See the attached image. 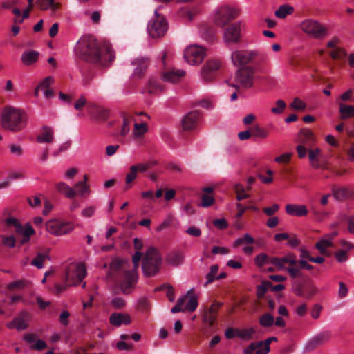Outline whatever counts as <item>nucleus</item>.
<instances>
[{
	"label": "nucleus",
	"mask_w": 354,
	"mask_h": 354,
	"mask_svg": "<svg viewBox=\"0 0 354 354\" xmlns=\"http://www.w3.org/2000/svg\"><path fill=\"white\" fill-rule=\"evenodd\" d=\"M76 53L82 59L101 66L110 64L115 59V53L109 43L99 44L93 36L82 37L77 44Z\"/></svg>",
	"instance_id": "1"
},
{
	"label": "nucleus",
	"mask_w": 354,
	"mask_h": 354,
	"mask_svg": "<svg viewBox=\"0 0 354 354\" xmlns=\"http://www.w3.org/2000/svg\"><path fill=\"white\" fill-rule=\"evenodd\" d=\"M27 124L26 113L21 109L7 106L1 113V125L5 130L18 132L24 129Z\"/></svg>",
	"instance_id": "2"
},
{
	"label": "nucleus",
	"mask_w": 354,
	"mask_h": 354,
	"mask_svg": "<svg viewBox=\"0 0 354 354\" xmlns=\"http://www.w3.org/2000/svg\"><path fill=\"white\" fill-rule=\"evenodd\" d=\"M162 264L161 255L153 247H150L146 251L142 261L143 274L147 277L156 275L160 271Z\"/></svg>",
	"instance_id": "3"
},
{
	"label": "nucleus",
	"mask_w": 354,
	"mask_h": 354,
	"mask_svg": "<svg viewBox=\"0 0 354 354\" xmlns=\"http://www.w3.org/2000/svg\"><path fill=\"white\" fill-rule=\"evenodd\" d=\"M299 27L304 33L314 39H322L329 35L327 25L313 19L304 20Z\"/></svg>",
	"instance_id": "4"
},
{
	"label": "nucleus",
	"mask_w": 354,
	"mask_h": 354,
	"mask_svg": "<svg viewBox=\"0 0 354 354\" xmlns=\"http://www.w3.org/2000/svg\"><path fill=\"white\" fill-rule=\"evenodd\" d=\"M254 68L252 66H245L239 68L235 73V82L237 84H233L232 86L236 90L242 87L245 89L252 88L254 82Z\"/></svg>",
	"instance_id": "5"
},
{
	"label": "nucleus",
	"mask_w": 354,
	"mask_h": 354,
	"mask_svg": "<svg viewBox=\"0 0 354 354\" xmlns=\"http://www.w3.org/2000/svg\"><path fill=\"white\" fill-rule=\"evenodd\" d=\"M87 274L86 266L81 263H70L66 270V281L69 286H78Z\"/></svg>",
	"instance_id": "6"
},
{
	"label": "nucleus",
	"mask_w": 354,
	"mask_h": 354,
	"mask_svg": "<svg viewBox=\"0 0 354 354\" xmlns=\"http://www.w3.org/2000/svg\"><path fill=\"white\" fill-rule=\"evenodd\" d=\"M260 55L257 50H236L231 54V60L234 66L242 68L257 59Z\"/></svg>",
	"instance_id": "7"
},
{
	"label": "nucleus",
	"mask_w": 354,
	"mask_h": 354,
	"mask_svg": "<svg viewBox=\"0 0 354 354\" xmlns=\"http://www.w3.org/2000/svg\"><path fill=\"white\" fill-rule=\"evenodd\" d=\"M72 222L52 219L46 223V229L48 232L56 236H64L69 234L74 230Z\"/></svg>",
	"instance_id": "8"
},
{
	"label": "nucleus",
	"mask_w": 354,
	"mask_h": 354,
	"mask_svg": "<svg viewBox=\"0 0 354 354\" xmlns=\"http://www.w3.org/2000/svg\"><path fill=\"white\" fill-rule=\"evenodd\" d=\"M154 17L149 22L147 31L149 35L153 38L162 37L167 30V22L166 19L158 13V10L154 12Z\"/></svg>",
	"instance_id": "9"
},
{
	"label": "nucleus",
	"mask_w": 354,
	"mask_h": 354,
	"mask_svg": "<svg viewBox=\"0 0 354 354\" xmlns=\"http://www.w3.org/2000/svg\"><path fill=\"white\" fill-rule=\"evenodd\" d=\"M206 55L205 49L201 46L193 44L184 50V58L191 65L200 64Z\"/></svg>",
	"instance_id": "10"
},
{
	"label": "nucleus",
	"mask_w": 354,
	"mask_h": 354,
	"mask_svg": "<svg viewBox=\"0 0 354 354\" xmlns=\"http://www.w3.org/2000/svg\"><path fill=\"white\" fill-rule=\"evenodd\" d=\"M239 16V11L229 6H222L218 9L214 16L215 24L221 27L227 25Z\"/></svg>",
	"instance_id": "11"
},
{
	"label": "nucleus",
	"mask_w": 354,
	"mask_h": 354,
	"mask_svg": "<svg viewBox=\"0 0 354 354\" xmlns=\"http://www.w3.org/2000/svg\"><path fill=\"white\" fill-rule=\"evenodd\" d=\"M241 24L235 22L227 26L223 32V41L227 44H238L241 40Z\"/></svg>",
	"instance_id": "12"
},
{
	"label": "nucleus",
	"mask_w": 354,
	"mask_h": 354,
	"mask_svg": "<svg viewBox=\"0 0 354 354\" xmlns=\"http://www.w3.org/2000/svg\"><path fill=\"white\" fill-rule=\"evenodd\" d=\"M221 62L218 59L207 61L203 66L201 72V78L209 82L213 80L215 73L221 67Z\"/></svg>",
	"instance_id": "13"
},
{
	"label": "nucleus",
	"mask_w": 354,
	"mask_h": 354,
	"mask_svg": "<svg viewBox=\"0 0 354 354\" xmlns=\"http://www.w3.org/2000/svg\"><path fill=\"white\" fill-rule=\"evenodd\" d=\"M138 282V273L136 270H129L125 272V278L120 283V288L124 294H129Z\"/></svg>",
	"instance_id": "14"
},
{
	"label": "nucleus",
	"mask_w": 354,
	"mask_h": 354,
	"mask_svg": "<svg viewBox=\"0 0 354 354\" xmlns=\"http://www.w3.org/2000/svg\"><path fill=\"white\" fill-rule=\"evenodd\" d=\"M297 263L296 257L292 253H288L283 257H271L270 263L274 266L277 270H286V266H294Z\"/></svg>",
	"instance_id": "15"
},
{
	"label": "nucleus",
	"mask_w": 354,
	"mask_h": 354,
	"mask_svg": "<svg viewBox=\"0 0 354 354\" xmlns=\"http://www.w3.org/2000/svg\"><path fill=\"white\" fill-rule=\"evenodd\" d=\"M201 113L194 111L187 113L182 119V127L185 131H191L196 128L199 123Z\"/></svg>",
	"instance_id": "16"
},
{
	"label": "nucleus",
	"mask_w": 354,
	"mask_h": 354,
	"mask_svg": "<svg viewBox=\"0 0 354 354\" xmlns=\"http://www.w3.org/2000/svg\"><path fill=\"white\" fill-rule=\"evenodd\" d=\"M186 72L182 69L171 68L163 72L161 77L163 81L169 83H178L185 76Z\"/></svg>",
	"instance_id": "17"
},
{
	"label": "nucleus",
	"mask_w": 354,
	"mask_h": 354,
	"mask_svg": "<svg viewBox=\"0 0 354 354\" xmlns=\"http://www.w3.org/2000/svg\"><path fill=\"white\" fill-rule=\"evenodd\" d=\"M131 65L134 67L133 75L140 77L147 71L149 65V59L147 57H137L131 62Z\"/></svg>",
	"instance_id": "18"
},
{
	"label": "nucleus",
	"mask_w": 354,
	"mask_h": 354,
	"mask_svg": "<svg viewBox=\"0 0 354 354\" xmlns=\"http://www.w3.org/2000/svg\"><path fill=\"white\" fill-rule=\"evenodd\" d=\"M29 314L27 312L21 313V317L14 319L12 321L6 324V327L9 329H17V330H23L28 327V320Z\"/></svg>",
	"instance_id": "19"
},
{
	"label": "nucleus",
	"mask_w": 354,
	"mask_h": 354,
	"mask_svg": "<svg viewBox=\"0 0 354 354\" xmlns=\"http://www.w3.org/2000/svg\"><path fill=\"white\" fill-rule=\"evenodd\" d=\"M221 305V303H214L208 309H206L203 315V322L212 326L216 321L218 311Z\"/></svg>",
	"instance_id": "20"
},
{
	"label": "nucleus",
	"mask_w": 354,
	"mask_h": 354,
	"mask_svg": "<svg viewBox=\"0 0 354 354\" xmlns=\"http://www.w3.org/2000/svg\"><path fill=\"white\" fill-rule=\"evenodd\" d=\"M285 209L288 215L297 217L305 216L308 213L307 207L305 205L287 204Z\"/></svg>",
	"instance_id": "21"
},
{
	"label": "nucleus",
	"mask_w": 354,
	"mask_h": 354,
	"mask_svg": "<svg viewBox=\"0 0 354 354\" xmlns=\"http://www.w3.org/2000/svg\"><path fill=\"white\" fill-rule=\"evenodd\" d=\"M330 338V333L329 332H323L315 337L312 338L306 344L308 350H313L316 347L324 344Z\"/></svg>",
	"instance_id": "22"
},
{
	"label": "nucleus",
	"mask_w": 354,
	"mask_h": 354,
	"mask_svg": "<svg viewBox=\"0 0 354 354\" xmlns=\"http://www.w3.org/2000/svg\"><path fill=\"white\" fill-rule=\"evenodd\" d=\"M39 143H51L54 141V131L52 127L43 126L41 133L37 136Z\"/></svg>",
	"instance_id": "23"
},
{
	"label": "nucleus",
	"mask_w": 354,
	"mask_h": 354,
	"mask_svg": "<svg viewBox=\"0 0 354 354\" xmlns=\"http://www.w3.org/2000/svg\"><path fill=\"white\" fill-rule=\"evenodd\" d=\"M16 232L22 236L21 239L20 240L21 244H25L30 241V238L32 235H33L35 232L32 227L27 223L25 226L18 225Z\"/></svg>",
	"instance_id": "24"
},
{
	"label": "nucleus",
	"mask_w": 354,
	"mask_h": 354,
	"mask_svg": "<svg viewBox=\"0 0 354 354\" xmlns=\"http://www.w3.org/2000/svg\"><path fill=\"white\" fill-rule=\"evenodd\" d=\"M110 323L114 326H120L122 324H129L131 323V317L127 314L120 313H112L109 317Z\"/></svg>",
	"instance_id": "25"
},
{
	"label": "nucleus",
	"mask_w": 354,
	"mask_h": 354,
	"mask_svg": "<svg viewBox=\"0 0 354 354\" xmlns=\"http://www.w3.org/2000/svg\"><path fill=\"white\" fill-rule=\"evenodd\" d=\"M36 4L41 10H50L53 13L61 8V3L54 0H37Z\"/></svg>",
	"instance_id": "26"
},
{
	"label": "nucleus",
	"mask_w": 354,
	"mask_h": 354,
	"mask_svg": "<svg viewBox=\"0 0 354 354\" xmlns=\"http://www.w3.org/2000/svg\"><path fill=\"white\" fill-rule=\"evenodd\" d=\"M39 53L36 50H26L21 55V62L26 66H30L36 63L39 59Z\"/></svg>",
	"instance_id": "27"
},
{
	"label": "nucleus",
	"mask_w": 354,
	"mask_h": 354,
	"mask_svg": "<svg viewBox=\"0 0 354 354\" xmlns=\"http://www.w3.org/2000/svg\"><path fill=\"white\" fill-rule=\"evenodd\" d=\"M339 117L342 120L354 118V106L338 102Z\"/></svg>",
	"instance_id": "28"
},
{
	"label": "nucleus",
	"mask_w": 354,
	"mask_h": 354,
	"mask_svg": "<svg viewBox=\"0 0 354 354\" xmlns=\"http://www.w3.org/2000/svg\"><path fill=\"white\" fill-rule=\"evenodd\" d=\"M184 254L180 251H174L168 254L166 257V261L173 266H178L183 263Z\"/></svg>",
	"instance_id": "29"
},
{
	"label": "nucleus",
	"mask_w": 354,
	"mask_h": 354,
	"mask_svg": "<svg viewBox=\"0 0 354 354\" xmlns=\"http://www.w3.org/2000/svg\"><path fill=\"white\" fill-rule=\"evenodd\" d=\"M55 187L60 194L68 198H73L76 195L75 191L64 182L56 183Z\"/></svg>",
	"instance_id": "30"
},
{
	"label": "nucleus",
	"mask_w": 354,
	"mask_h": 354,
	"mask_svg": "<svg viewBox=\"0 0 354 354\" xmlns=\"http://www.w3.org/2000/svg\"><path fill=\"white\" fill-rule=\"evenodd\" d=\"M193 291L194 289L192 288L189 290L185 295L186 296V299L189 297V299L185 309L189 312H194L198 305V297L197 296L193 295Z\"/></svg>",
	"instance_id": "31"
},
{
	"label": "nucleus",
	"mask_w": 354,
	"mask_h": 354,
	"mask_svg": "<svg viewBox=\"0 0 354 354\" xmlns=\"http://www.w3.org/2000/svg\"><path fill=\"white\" fill-rule=\"evenodd\" d=\"M299 142L305 145H310L315 142L314 135L311 130L302 129L299 132Z\"/></svg>",
	"instance_id": "32"
},
{
	"label": "nucleus",
	"mask_w": 354,
	"mask_h": 354,
	"mask_svg": "<svg viewBox=\"0 0 354 354\" xmlns=\"http://www.w3.org/2000/svg\"><path fill=\"white\" fill-rule=\"evenodd\" d=\"M321 150L319 148L311 149L308 151V158L311 166L315 169H319L320 165L319 163V156H320Z\"/></svg>",
	"instance_id": "33"
},
{
	"label": "nucleus",
	"mask_w": 354,
	"mask_h": 354,
	"mask_svg": "<svg viewBox=\"0 0 354 354\" xmlns=\"http://www.w3.org/2000/svg\"><path fill=\"white\" fill-rule=\"evenodd\" d=\"M294 11L292 6L288 4L281 5L275 11V16L280 19L285 18L287 15H291Z\"/></svg>",
	"instance_id": "34"
},
{
	"label": "nucleus",
	"mask_w": 354,
	"mask_h": 354,
	"mask_svg": "<svg viewBox=\"0 0 354 354\" xmlns=\"http://www.w3.org/2000/svg\"><path fill=\"white\" fill-rule=\"evenodd\" d=\"M259 322L261 326L269 328L274 325V318L270 313H266L259 317Z\"/></svg>",
	"instance_id": "35"
},
{
	"label": "nucleus",
	"mask_w": 354,
	"mask_h": 354,
	"mask_svg": "<svg viewBox=\"0 0 354 354\" xmlns=\"http://www.w3.org/2000/svg\"><path fill=\"white\" fill-rule=\"evenodd\" d=\"M254 333L255 329L252 327L243 329H238L237 337L244 340H249L252 339Z\"/></svg>",
	"instance_id": "36"
},
{
	"label": "nucleus",
	"mask_w": 354,
	"mask_h": 354,
	"mask_svg": "<svg viewBox=\"0 0 354 354\" xmlns=\"http://www.w3.org/2000/svg\"><path fill=\"white\" fill-rule=\"evenodd\" d=\"M252 134L254 138L266 139L269 135L267 129L259 127V125L254 126L252 129Z\"/></svg>",
	"instance_id": "37"
},
{
	"label": "nucleus",
	"mask_w": 354,
	"mask_h": 354,
	"mask_svg": "<svg viewBox=\"0 0 354 354\" xmlns=\"http://www.w3.org/2000/svg\"><path fill=\"white\" fill-rule=\"evenodd\" d=\"M137 174L138 172L136 168L131 165L129 172L127 174L125 178V190H128L132 187V183L136 178Z\"/></svg>",
	"instance_id": "38"
},
{
	"label": "nucleus",
	"mask_w": 354,
	"mask_h": 354,
	"mask_svg": "<svg viewBox=\"0 0 354 354\" xmlns=\"http://www.w3.org/2000/svg\"><path fill=\"white\" fill-rule=\"evenodd\" d=\"M333 245L331 239H322L315 244V248L319 250L321 254H325L327 248Z\"/></svg>",
	"instance_id": "39"
},
{
	"label": "nucleus",
	"mask_w": 354,
	"mask_h": 354,
	"mask_svg": "<svg viewBox=\"0 0 354 354\" xmlns=\"http://www.w3.org/2000/svg\"><path fill=\"white\" fill-rule=\"evenodd\" d=\"M254 243V238L249 234H245L243 237L238 238L233 243L234 248H237L243 244H253Z\"/></svg>",
	"instance_id": "40"
},
{
	"label": "nucleus",
	"mask_w": 354,
	"mask_h": 354,
	"mask_svg": "<svg viewBox=\"0 0 354 354\" xmlns=\"http://www.w3.org/2000/svg\"><path fill=\"white\" fill-rule=\"evenodd\" d=\"M50 257L48 254L37 253L35 258L32 259L31 264L40 269L44 267V262Z\"/></svg>",
	"instance_id": "41"
},
{
	"label": "nucleus",
	"mask_w": 354,
	"mask_h": 354,
	"mask_svg": "<svg viewBox=\"0 0 354 354\" xmlns=\"http://www.w3.org/2000/svg\"><path fill=\"white\" fill-rule=\"evenodd\" d=\"M270 259L266 254L261 253L254 258V263L259 268L263 267L267 263H270Z\"/></svg>",
	"instance_id": "42"
},
{
	"label": "nucleus",
	"mask_w": 354,
	"mask_h": 354,
	"mask_svg": "<svg viewBox=\"0 0 354 354\" xmlns=\"http://www.w3.org/2000/svg\"><path fill=\"white\" fill-rule=\"evenodd\" d=\"M147 131V124L145 122L135 123L133 133L135 137L141 138Z\"/></svg>",
	"instance_id": "43"
},
{
	"label": "nucleus",
	"mask_w": 354,
	"mask_h": 354,
	"mask_svg": "<svg viewBox=\"0 0 354 354\" xmlns=\"http://www.w3.org/2000/svg\"><path fill=\"white\" fill-rule=\"evenodd\" d=\"M219 267L218 265H213L210 267V271L206 275L207 281L205 285H207L217 279Z\"/></svg>",
	"instance_id": "44"
},
{
	"label": "nucleus",
	"mask_w": 354,
	"mask_h": 354,
	"mask_svg": "<svg viewBox=\"0 0 354 354\" xmlns=\"http://www.w3.org/2000/svg\"><path fill=\"white\" fill-rule=\"evenodd\" d=\"M333 195L337 200H342L346 198L349 191L346 187H333L332 189Z\"/></svg>",
	"instance_id": "45"
},
{
	"label": "nucleus",
	"mask_w": 354,
	"mask_h": 354,
	"mask_svg": "<svg viewBox=\"0 0 354 354\" xmlns=\"http://www.w3.org/2000/svg\"><path fill=\"white\" fill-rule=\"evenodd\" d=\"M157 164L156 161H148L144 163H138L132 165L136 168L137 172L144 173Z\"/></svg>",
	"instance_id": "46"
},
{
	"label": "nucleus",
	"mask_w": 354,
	"mask_h": 354,
	"mask_svg": "<svg viewBox=\"0 0 354 354\" xmlns=\"http://www.w3.org/2000/svg\"><path fill=\"white\" fill-rule=\"evenodd\" d=\"M76 189V194L81 196H84L85 194L88 195L90 194L89 187L85 182H78L75 185Z\"/></svg>",
	"instance_id": "47"
},
{
	"label": "nucleus",
	"mask_w": 354,
	"mask_h": 354,
	"mask_svg": "<svg viewBox=\"0 0 354 354\" xmlns=\"http://www.w3.org/2000/svg\"><path fill=\"white\" fill-rule=\"evenodd\" d=\"M27 1H28V6H27V8L26 9H24L23 10V14H22L21 19L15 18L14 20H13L14 23H15V24H21V23H23V21H24V20L25 19L28 18L29 13H30V10L33 8V0H27Z\"/></svg>",
	"instance_id": "48"
},
{
	"label": "nucleus",
	"mask_w": 354,
	"mask_h": 354,
	"mask_svg": "<svg viewBox=\"0 0 354 354\" xmlns=\"http://www.w3.org/2000/svg\"><path fill=\"white\" fill-rule=\"evenodd\" d=\"M234 191L236 194V198L238 201L246 199L250 197V195L245 192V189L241 184L235 185Z\"/></svg>",
	"instance_id": "49"
},
{
	"label": "nucleus",
	"mask_w": 354,
	"mask_h": 354,
	"mask_svg": "<svg viewBox=\"0 0 354 354\" xmlns=\"http://www.w3.org/2000/svg\"><path fill=\"white\" fill-rule=\"evenodd\" d=\"M131 121V118L129 115L127 114L123 115L122 127L120 132L122 136H126L130 131Z\"/></svg>",
	"instance_id": "50"
},
{
	"label": "nucleus",
	"mask_w": 354,
	"mask_h": 354,
	"mask_svg": "<svg viewBox=\"0 0 354 354\" xmlns=\"http://www.w3.org/2000/svg\"><path fill=\"white\" fill-rule=\"evenodd\" d=\"M26 286L25 280H17L8 284L7 288L10 290H21Z\"/></svg>",
	"instance_id": "51"
},
{
	"label": "nucleus",
	"mask_w": 354,
	"mask_h": 354,
	"mask_svg": "<svg viewBox=\"0 0 354 354\" xmlns=\"http://www.w3.org/2000/svg\"><path fill=\"white\" fill-rule=\"evenodd\" d=\"M54 82V78L51 76L46 77L43 82L37 86L35 91V95H38V91L39 89H46Z\"/></svg>",
	"instance_id": "52"
},
{
	"label": "nucleus",
	"mask_w": 354,
	"mask_h": 354,
	"mask_svg": "<svg viewBox=\"0 0 354 354\" xmlns=\"http://www.w3.org/2000/svg\"><path fill=\"white\" fill-rule=\"evenodd\" d=\"M214 203V198L212 195L208 194H203L201 196V206L207 207L213 205Z\"/></svg>",
	"instance_id": "53"
},
{
	"label": "nucleus",
	"mask_w": 354,
	"mask_h": 354,
	"mask_svg": "<svg viewBox=\"0 0 354 354\" xmlns=\"http://www.w3.org/2000/svg\"><path fill=\"white\" fill-rule=\"evenodd\" d=\"M286 106V104L283 100H277L276 101V106L271 109V111L274 114H280L283 112Z\"/></svg>",
	"instance_id": "54"
},
{
	"label": "nucleus",
	"mask_w": 354,
	"mask_h": 354,
	"mask_svg": "<svg viewBox=\"0 0 354 354\" xmlns=\"http://www.w3.org/2000/svg\"><path fill=\"white\" fill-rule=\"evenodd\" d=\"M286 271L293 278L301 276L300 267L299 266H297V263L294 266H289L287 267Z\"/></svg>",
	"instance_id": "55"
},
{
	"label": "nucleus",
	"mask_w": 354,
	"mask_h": 354,
	"mask_svg": "<svg viewBox=\"0 0 354 354\" xmlns=\"http://www.w3.org/2000/svg\"><path fill=\"white\" fill-rule=\"evenodd\" d=\"M330 55L333 59H340L346 56V53L343 48H337L330 53Z\"/></svg>",
	"instance_id": "56"
},
{
	"label": "nucleus",
	"mask_w": 354,
	"mask_h": 354,
	"mask_svg": "<svg viewBox=\"0 0 354 354\" xmlns=\"http://www.w3.org/2000/svg\"><path fill=\"white\" fill-rule=\"evenodd\" d=\"M186 300V296H183L178 299L177 304L176 306H174L171 310V312L172 313H176L178 312H184L185 310V308H183L184 306L185 301Z\"/></svg>",
	"instance_id": "57"
},
{
	"label": "nucleus",
	"mask_w": 354,
	"mask_h": 354,
	"mask_svg": "<svg viewBox=\"0 0 354 354\" xmlns=\"http://www.w3.org/2000/svg\"><path fill=\"white\" fill-rule=\"evenodd\" d=\"M236 209H238V213L236 215V216L238 218L241 217L243 215V214L245 213V212L246 211V209H251V210H254V211L258 210V209L256 206L252 205V206L245 207V206L242 205L240 203H237L236 205Z\"/></svg>",
	"instance_id": "58"
},
{
	"label": "nucleus",
	"mask_w": 354,
	"mask_h": 354,
	"mask_svg": "<svg viewBox=\"0 0 354 354\" xmlns=\"http://www.w3.org/2000/svg\"><path fill=\"white\" fill-rule=\"evenodd\" d=\"M290 106L295 110H304L306 105L301 99L295 97L291 103Z\"/></svg>",
	"instance_id": "59"
},
{
	"label": "nucleus",
	"mask_w": 354,
	"mask_h": 354,
	"mask_svg": "<svg viewBox=\"0 0 354 354\" xmlns=\"http://www.w3.org/2000/svg\"><path fill=\"white\" fill-rule=\"evenodd\" d=\"M335 257L339 263L346 262L348 259V253L341 249L335 252Z\"/></svg>",
	"instance_id": "60"
},
{
	"label": "nucleus",
	"mask_w": 354,
	"mask_h": 354,
	"mask_svg": "<svg viewBox=\"0 0 354 354\" xmlns=\"http://www.w3.org/2000/svg\"><path fill=\"white\" fill-rule=\"evenodd\" d=\"M142 256V254L140 251H136V253L133 255L132 261L133 264V268L131 270H136L137 272Z\"/></svg>",
	"instance_id": "61"
},
{
	"label": "nucleus",
	"mask_w": 354,
	"mask_h": 354,
	"mask_svg": "<svg viewBox=\"0 0 354 354\" xmlns=\"http://www.w3.org/2000/svg\"><path fill=\"white\" fill-rule=\"evenodd\" d=\"M185 232L192 236H194V237H199L201 234H202V232H201V230L198 227H196V226H190L189 227Z\"/></svg>",
	"instance_id": "62"
},
{
	"label": "nucleus",
	"mask_w": 354,
	"mask_h": 354,
	"mask_svg": "<svg viewBox=\"0 0 354 354\" xmlns=\"http://www.w3.org/2000/svg\"><path fill=\"white\" fill-rule=\"evenodd\" d=\"M254 348L256 354H268V353H266V348L264 347L265 344L263 341H260L258 342H253Z\"/></svg>",
	"instance_id": "63"
},
{
	"label": "nucleus",
	"mask_w": 354,
	"mask_h": 354,
	"mask_svg": "<svg viewBox=\"0 0 354 354\" xmlns=\"http://www.w3.org/2000/svg\"><path fill=\"white\" fill-rule=\"evenodd\" d=\"M4 222L8 227H13L15 231L17 230V226L21 225L19 221L14 217H8L5 219Z\"/></svg>",
	"instance_id": "64"
}]
</instances>
